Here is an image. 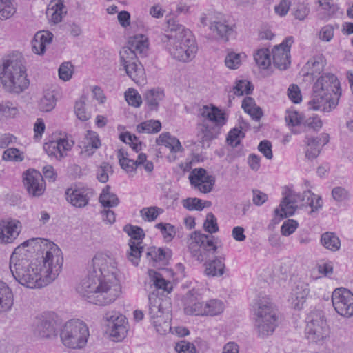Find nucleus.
<instances>
[{
	"label": "nucleus",
	"instance_id": "nucleus-11",
	"mask_svg": "<svg viewBox=\"0 0 353 353\" xmlns=\"http://www.w3.org/2000/svg\"><path fill=\"white\" fill-rule=\"evenodd\" d=\"M59 316L53 312H46L37 318L34 334L41 339L57 337L59 329Z\"/></svg>",
	"mask_w": 353,
	"mask_h": 353
},
{
	"label": "nucleus",
	"instance_id": "nucleus-62",
	"mask_svg": "<svg viewBox=\"0 0 353 353\" xmlns=\"http://www.w3.org/2000/svg\"><path fill=\"white\" fill-rule=\"evenodd\" d=\"M3 159L6 161H22L20 157L19 150L17 148H8L4 151Z\"/></svg>",
	"mask_w": 353,
	"mask_h": 353
},
{
	"label": "nucleus",
	"instance_id": "nucleus-61",
	"mask_svg": "<svg viewBox=\"0 0 353 353\" xmlns=\"http://www.w3.org/2000/svg\"><path fill=\"white\" fill-rule=\"evenodd\" d=\"M175 350L178 353H196L194 345L184 341L176 343Z\"/></svg>",
	"mask_w": 353,
	"mask_h": 353
},
{
	"label": "nucleus",
	"instance_id": "nucleus-10",
	"mask_svg": "<svg viewBox=\"0 0 353 353\" xmlns=\"http://www.w3.org/2000/svg\"><path fill=\"white\" fill-rule=\"evenodd\" d=\"M341 90H314L308 102L309 109L330 112L335 109L341 95Z\"/></svg>",
	"mask_w": 353,
	"mask_h": 353
},
{
	"label": "nucleus",
	"instance_id": "nucleus-59",
	"mask_svg": "<svg viewBox=\"0 0 353 353\" xmlns=\"http://www.w3.org/2000/svg\"><path fill=\"white\" fill-rule=\"evenodd\" d=\"M72 65L70 62L63 63L59 69V76L63 81H68L72 77L71 68Z\"/></svg>",
	"mask_w": 353,
	"mask_h": 353
},
{
	"label": "nucleus",
	"instance_id": "nucleus-12",
	"mask_svg": "<svg viewBox=\"0 0 353 353\" xmlns=\"http://www.w3.org/2000/svg\"><path fill=\"white\" fill-rule=\"evenodd\" d=\"M103 319L105 321L107 332L114 341H121L126 336L128 323L125 316L112 311L105 313Z\"/></svg>",
	"mask_w": 353,
	"mask_h": 353
},
{
	"label": "nucleus",
	"instance_id": "nucleus-51",
	"mask_svg": "<svg viewBox=\"0 0 353 353\" xmlns=\"http://www.w3.org/2000/svg\"><path fill=\"white\" fill-rule=\"evenodd\" d=\"M125 99L128 105L134 108L139 107L142 103L141 97L137 90H128L125 92Z\"/></svg>",
	"mask_w": 353,
	"mask_h": 353
},
{
	"label": "nucleus",
	"instance_id": "nucleus-33",
	"mask_svg": "<svg viewBox=\"0 0 353 353\" xmlns=\"http://www.w3.org/2000/svg\"><path fill=\"white\" fill-rule=\"evenodd\" d=\"M148 274L151 279V281L155 288V290H163V292L170 293L172 286L170 282L164 279L161 274L154 270H149Z\"/></svg>",
	"mask_w": 353,
	"mask_h": 353
},
{
	"label": "nucleus",
	"instance_id": "nucleus-64",
	"mask_svg": "<svg viewBox=\"0 0 353 353\" xmlns=\"http://www.w3.org/2000/svg\"><path fill=\"white\" fill-rule=\"evenodd\" d=\"M309 12V8L306 6L299 4L294 10V15L296 19L303 20L308 15Z\"/></svg>",
	"mask_w": 353,
	"mask_h": 353
},
{
	"label": "nucleus",
	"instance_id": "nucleus-39",
	"mask_svg": "<svg viewBox=\"0 0 353 353\" xmlns=\"http://www.w3.org/2000/svg\"><path fill=\"white\" fill-rule=\"evenodd\" d=\"M161 129V123L157 120H149L139 124L137 131L139 133H157Z\"/></svg>",
	"mask_w": 353,
	"mask_h": 353
},
{
	"label": "nucleus",
	"instance_id": "nucleus-32",
	"mask_svg": "<svg viewBox=\"0 0 353 353\" xmlns=\"http://www.w3.org/2000/svg\"><path fill=\"white\" fill-rule=\"evenodd\" d=\"M85 139L83 152L90 156L94 152L96 149L101 146V141L98 134L91 130L87 131Z\"/></svg>",
	"mask_w": 353,
	"mask_h": 353
},
{
	"label": "nucleus",
	"instance_id": "nucleus-44",
	"mask_svg": "<svg viewBox=\"0 0 353 353\" xmlns=\"http://www.w3.org/2000/svg\"><path fill=\"white\" fill-rule=\"evenodd\" d=\"M86 97L83 94L80 99L76 101L74 105V112L77 118L82 121H88L90 118V114L85 110V105L87 101Z\"/></svg>",
	"mask_w": 353,
	"mask_h": 353
},
{
	"label": "nucleus",
	"instance_id": "nucleus-56",
	"mask_svg": "<svg viewBox=\"0 0 353 353\" xmlns=\"http://www.w3.org/2000/svg\"><path fill=\"white\" fill-rule=\"evenodd\" d=\"M158 210H161L157 207L143 208L140 211V213L144 220L148 221H152L157 218L159 215Z\"/></svg>",
	"mask_w": 353,
	"mask_h": 353
},
{
	"label": "nucleus",
	"instance_id": "nucleus-17",
	"mask_svg": "<svg viewBox=\"0 0 353 353\" xmlns=\"http://www.w3.org/2000/svg\"><path fill=\"white\" fill-rule=\"evenodd\" d=\"M149 315L152 323L156 327L158 332L161 333V327H169V324L163 317V311L161 305V299L155 294L154 291L148 295Z\"/></svg>",
	"mask_w": 353,
	"mask_h": 353
},
{
	"label": "nucleus",
	"instance_id": "nucleus-31",
	"mask_svg": "<svg viewBox=\"0 0 353 353\" xmlns=\"http://www.w3.org/2000/svg\"><path fill=\"white\" fill-rule=\"evenodd\" d=\"M313 88H341V85L336 76L325 73L318 78Z\"/></svg>",
	"mask_w": 353,
	"mask_h": 353
},
{
	"label": "nucleus",
	"instance_id": "nucleus-3",
	"mask_svg": "<svg viewBox=\"0 0 353 353\" xmlns=\"http://www.w3.org/2000/svg\"><path fill=\"white\" fill-rule=\"evenodd\" d=\"M166 23V33L160 36L163 47L173 59L182 62L191 61L197 52L198 46L190 30L172 17L167 16Z\"/></svg>",
	"mask_w": 353,
	"mask_h": 353
},
{
	"label": "nucleus",
	"instance_id": "nucleus-2",
	"mask_svg": "<svg viewBox=\"0 0 353 353\" xmlns=\"http://www.w3.org/2000/svg\"><path fill=\"white\" fill-rule=\"evenodd\" d=\"M18 250L16 248L10 256V269L20 284L29 288H39L52 282L59 274L63 258L56 245L46 251L42 265L30 261L27 254L19 253Z\"/></svg>",
	"mask_w": 353,
	"mask_h": 353
},
{
	"label": "nucleus",
	"instance_id": "nucleus-7",
	"mask_svg": "<svg viewBox=\"0 0 353 353\" xmlns=\"http://www.w3.org/2000/svg\"><path fill=\"white\" fill-rule=\"evenodd\" d=\"M255 327L261 336L272 334L277 326L278 317L269 297L259 296L254 307Z\"/></svg>",
	"mask_w": 353,
	"mask_h": 353
},
{
	"label": "nucleus",
	"instance_id": "nucleus-41",
	"mask_svg": "<svg viewBox=\"0 0 353 353\" xmlns=\"http://www.w3.org/2000/svg\"><path fill=\"white\" fill-rule=\"evenodd\" d=\"M213 177L207 174L206 170L203 168H195L189 175L190 182L193 186L199 183L208 182V180H212Z\"/></svg>",
	"mask_w": 353,
	"mask_h": 353
},
{
	"label": "nucleus",
	"instance_id": "nucleus-50",
	"mask_svg": "<svg viewBox=\"0 0 353 353\" xmlns=\"http://www.w3.org/2000/svg\"><path fill=\"white\" fill-rule=\"evenodd\" d=\"M156 228L161 230L166 241H170L176 234L175 227L170 223H159L156 225Z\"/></svg>",
	"mask_w": 353,
	"mask_h": 353
},
{
	"label": "nucleus",
	"instance_id": "nucleus-15",
	"mask_svg": "<svg viewBox=\"0 0 353 353\" xmlns=\"http://www.w3.org/2000/svg\"><path fill=\"white\" fill-rule=\"evenodd\" d=\"M23 183L28 195L31 197L42 196L46 183L42 174L34 169H29L23 173Z\"/></svg>",
	"mask_w": 353,
	"mask_h": 353
},
{
	"label": "nucleus",
	"instance_id": "nucleus-6",
	"mask_svg": "<svg viewBox=\"0 0 353 353\" xmlns=\"http://www.w3.org/2000/svg\"><path fill=\"white\" fill-rule=\"evenodd\" d=\"M24 59L19 52L10 54L0 67V82L7 88H28L30 84L27 79Z\"/></svg>",
	"mask_w": 353,
	"mask_h": 353
},
{
	"label": "nucleus",
	"instance_id": "nucleus-21",
	"mask_svg": "<svg viewBox=\"0 0 353 353\" xmlns=\"http://www.w3.org/2000/svg\"><path fill=\"white\" fill-rule=\"evenodd\" d=\"M309 292L310 289L307 283L301 281H297L291 292L292 307L299 310L302 309Z\"/></svg>",
	"mask_w": 353,
	"mask_h": 353
},
{
	"label": "nucleus",
	"instance_id": "nucleus-48",
	"mask_svg": "<svg viewBox=\"0 0 353 353\" xmlns=\"http://www.w3.org/2000/svg\"><path fill=\"white\" fill-rule=\"evenodd\" d=\"M285 119L288 125L291 126L299 125L305 121V117L295 110H288Z\"/></svg>",
	"mask_w": 353,
	"mask_h": 353
},
{
	"label": "nucleus",
	"instance_id": "nucleus-25",
	"mask_svg": "<svg viewBox=\"0 0 353 353\" xmlns=\"http://www.w3.org/2000/svg\"><path fill=\"white\" fill-rule=\"evenodd\" d=\"M212 237L208 234H202L199 231H195L191 234V239H194V241L190 244V248L192 249L193 245L197 247L199 245L200 248H203L206 251L213 250V252H215L217 247L210 239Z\"/></svg>",
	"mask_w": 353,
	"mask_h": 353
},
{
	"label": "nucleus",
	"instance_id": "nucleus-57",
	"mask_svg": "<svg viewBox=\"0 0 353 353\" xmlns=\"http://www.w3.org/2000/svg\"><path fill=\"white\" fill-rule=\"evenodd\" d=\"M332 196L336 201L342 202L349 199L350 194L345 188L337 186L332 189Z\"/></svg>",
	"mask_w": 353,
	"mask_h": 353
},
{
	"label": "nucleus",
	"instance_id": "nucleus-20",
	"mask_svg": "<svg viewBox=\"0 0 353 353\" xmlns=\"http://www.w3.org/2000/svg\"><path fill=\"white\" fill-rule=\"evenodd\" d=\"M300 195L296 194L294 192L288 190L285 192L279 208H276L274 213L276 216L280 217L279 220L288 216H291L294 214L296 206L295 204L298 202Z\"/></svg>",
	"mask_w": 353,
	"mask_h": 353
},
{
	"label": "nucleus",
	"instance_id": "nucleus-45",
	"mask_svg": "<svg viewBox=\"0 0 353 353\" xmlns=\"http://www.w3.org/2000/svg\"><path fill=\"white\" fill-rule=\"evenodd\" d=\"M59 143L57 140H53L45 143L43 149L49 157H54L56 159H61L64 154L61 153Z\"/></svg>",
	"mask_w": 353,
	"mask_h": 353
},
{
	"label": "nucleus",
	"instance_id": "nucleus-55",
	"mask_svg": "<svg viewBox=\"0 0 353 353\" xmlns=\"http://www.w3.org/2000/svg\"><path fill=\"white\" fill-rule=\"evenodd\" d=\"M183 207L189 210L201 211L204 208L202 200L198 198H188L183 201Z\"/></svg>",
	"mask_w": 353,
	"mask_h": 353
},
{
	"label": "nucleus",
	"instance_id": "nucleus-5",
	"mask_svg": "<svg viewBox=\"0 0 353 353\" xmlns=\"http://www.w3.org/2000/svg\"><path fill=\"white\" fill-rule=\"evenodd\" d=\"M203 118L198 124V141L202 148H208L210 142L217 138L221 128L226 123L227 117L218 108L205 105L201 112Z\"/></svg>",
	"mask_w": 353,
	"mask_h": 353
},
{
	"label": "nucleus",
	"instance_id": "nucleus-38",
	"mask_svg": "<svg viewBox=\"0 0 353 353\" xmlns=\"http://www.w3.org/2000/svg\"><path fill=\"white\" fill-rule=\"evenodd\" d=\"M245 58L246 55L243 52L236 53L231 51L225 58V64L228 68L235 70L239 68Z\"/></svg>",
	"mask_w": 353,
	"mask_h": 353
},
{
	"label": "nucleus",
	"instance_id": "nucleus-27",
	"mask_svg": "<svg viewBox=\"0 0 353 353\" xmlns=\"http://www.w3.org/2000/svg\"><path fill=\"white\" fill-rule=\"evenodd\" d=\"M204 265L205 267L204 272L208 276H220L224 273L225 263L221 257L209 260L205 263Z\"/></svg>",
	"mask_w": 353,
	"mask_h": 353
},
{
	"label": "nucleus",
	"instance_id": "nucleus-30",
	"mask_svg": "<svg viewBox=\"0 0 353 353\" xmlns=\"http://www.w3.org/2000/svg\"><path fill=\"white\" fill-rule=\"evenodd\" d=\"M320 241L325 248L332 252H336L341 248V240L334 232H326L323 233L321 235Z\"/></svg>",
	"mask_w": 353,
	"mask_h": 353
},
{
	"label": "nucleus",
	"instance_id": "nucleus-29",
	"mask_svg": "<svg viewBox=\"0 0 353 353\" xmlns=\"http://www.w3.org/2000/svg\"><path fill=\"white\" fill-rule=\"evenodd\" d=\"M56 102L57 97L54 90H45L39 103V109L45 112H50L54 108Z\"/></svg>",
	"mask_w": 353,
	"mask_h": 353
},
{
	"label": "nucleus",
	"instance_id": "nucleus-58",
	"mask_svg": "<svg viewBox=\"0 0 353 353\" xmlns=\"http://www.w3.org/2000/svg\"><path fill=\"white\" fill-rule=\"evenodd\" d=\"M298 223L293 219H288L285 221L281 228L282 235L288 236L292 234L297 228Z\"/></svg>",
	"mask_w": 353,
	"mask_h": 353
},
{
	"label": "nucleus",
	"instance_id": "nucleus-54",
	"mask_svg": "<svg viewBox=\"0 0 353 353\" xmlns=\"http://www.w3.org/2000/svg\"><path fill=\"white\" fill-rule=\"evenodd\" d=\"M203 228L205 230L210 234L215 233L219 230L216 218L213 213L209 212L207 214L206 219L203 223Z\"/></svg>",
	"mask_w": 353,
	"mask_h": 353
},
{
	"label": "nucleus",
	"instance_id": "nucleus-23",
	"mask_svg": "<svg viewBox=\"0 0 353 353\" xmlns=\"http://www.w3.org/2000/svg\"><path fill=\"white\" fill-rule=\"evenodd\" d=\"M326 65L325 57L322 54H317L310 59L307 63L306 68L310 71H307L304 73V76L309 79V81H314V76L317 77L316 74H319L324 69Z\"/></svg>",
	"mask_w": 353,
	"mask_h": 353
},
{
	"label": "nucleus",
	"instance_id": "nucleus-53",
	"mask_svg": "<svg viewBox=\"0 0 353 353\" xmlns=\"http://www.w3.org/2000/svg\"><path fill=\"white\" fill-rule=\"evenodd\" d=\"M17 113V108L10 102L0 103V119L3 117H14Z\"/></svg>",
	"mask_w": 353,
	"mask_h": 353
},
{
	"label": "nucleus",
	"instance_id": "nucleus-36",
	"mask_svg": "<svg viewBox=\"0 0 353 353\" xmlns=\"http://www.w3.org/2000/svg\"><path fill=\"white\" fill-rule=\"evenodd\" d=\"M65 6L61 1H57L51 3L50 7L48 8L47 14L50 15L51 21L54 23H58L62 20L63 16L66 13L64 11Z\"/></svg>",
	"mask_w": 353,
	"mask_h": 353
},
{
	"label": "nucleus",
	"instance_id": "nucleus-40",
	"mask_svg": "<svg viewBox=\"0 0 353 353\" xmlns=\"http://www.w3.org/2000/svg\"><path fill=\"white\" fill-rule=\"evenodd\" d=\"M256 63L262 69H266L271 64L270 52L268 48H262L257 50L254 54Z\"/></svg>",
	"mask_w": 353,
	"mask_h": 353
},
{
	"label": "nucleus",
	"instance_id": "nucleus-26",
	"mask_svg": "<svg viewBox=\"0 0 353 353\" xmlns=\"http://www.w3.org/2000/svg\"><path fill=\"white\" fill-rule=\"evenodd\" d=\"M156 143L159 145L165 146L169 148L172 153H176L183 150L179 140L175 137L171 136L169 132L161 134L157 139Z\"/></svg>",
	"mask_w": 353,
	"mask_h": 353
},
{
	"label": "nucleus",
	"instance_id": "nucleus-43",
	"mask_svg": "<svg viewBox=\"0 0 353 353\" xmlns=\"http://www.w3.org/2000/svg\"><path fill=\"white\" fill-rule=\"evenodd\" d=\"M302 200L304 205H310L312 208V212H315L322 207L321 198L315 195L311 191L304 192Z\"/></svg>",
	"mask_w": 353,
	"mask_h": 353
},
{
	"label": "nucleus",
	"instance_id": "nucleus-19",
	"mask_svg": "<svg viewBox=\"0 0 353 353\" xmlns=\"http://www.w3.org/2000/svg\"><path fill=\"white\" fill-rule=\"evenodd\" d=\"M21 223L15 219H7L0 221V243H10L17 238L20 233Z\"/></svg>",
	"mask_w": 353,
	"mask_h": 353
},
{
	"label": "nucleus",
	"instance_id": "nucleus-37",
	"mask_svg": "<svg viewBox=\"0 0 353 353\" xmlns=\"http://www.w3.org/2000/svg\"><path fill=\"white\" fill-rule=\"evenodd\" d=\"M223 310V301L219 299H211L205 303L203 315L216 316L221 314Z\"/></svg>",
	"mask_w": 353,
	"mask_h": 353
},
{
	"label": "nucleus",
	"instance_id": "nucleus-46",
	"mask_svg": "<svg viewBox=\"0 0 353 353\" xmlns=\"http://www.w3.org/2000/svg\"><path fill=\"white\" fill-rule=\"evenodd\" d=\"M245 137V133L241 130L234 128L229 132L226 138L227 143L232 148H237L241 145V139Z\"/></svg>",
	"mask_w": 353,
	"mask_h": 353
},
{
	"label": "nucleus",
	"instance_id": "nucleus-47",
	"mask_svg": "<svg viewBox=\"0 0 353 353\" xmlns=\"http://www.w3.org/2000/svg\"><path fill=\"white\" fill-rule=\"evenodd\" d=\"M34 37L39 42V52L44 53L46 50V45L52 42L53 34L49 31L43 32H38L36 33Z\"/></svg>",
	"mask_w": 353,
	"mask_h": 353
},
{
	"label": "nucleus",
	"instance_id": "nucleus-16",
	"mask_svg": "<svg viewBox=\"0 0 353 353\" xmlns=\"http://www.w3.org/2000/svg\"><path fill=\"white\" fill-rule=\"evenodd\" d=\"M294 42L293 37H286L283 42L272 49L273 65L280 70H286L290 65V47Z\"/></svg>",
	"mask_w": 353,
	"mask_h": 353
},
{
	"label": "nucleus",
	"instance_id": "nucleus-4",
	"mask_svg": "<svg viewBox=\"0 0 353 353\" xmlns=\"http://www.w3.org/2000/svg\"><path fill=\"white\" fill-rule=\"evenodd\" d=\"M148 40L144 34H137L130 37L128 46H124L120 51L121 62L128 75L141 85L139 78L143 75L141 64H137L139 57H145L148 51Z\"/></svg>",
	"mask_w": 353,
	"mask_h": 353
},
{
	"label": "nucleus",
	"instance_id": "nucleus-24",
	"mask_svg": "<svg viewBox=\"0 0 353 353\" xmlns=\"http://www.w3.org/2000/svg\"><path fill=\"white\" fill-rule=\"evenodd\" d=\"M65 195L67 201L76 208L85 207L89 201L87 194L83 190L77 188H68Z\"/></svg>",
	"mask_w": 353,
	"mask_h": 353
},
{
	"label": "nucleus",
	"instance_id": "nucleus-22",
	"mask_svg": "<svg viewBox=\"0 0 353 353\" xmlns=\"http://www.w3.org/2000/svg\"><path fill=\"white\" fill-rule=\"evenodd\" d=\"M196 292L190 291L185 297V312L187 314L203 315L205 303L201 301V298L196 296Z\"/></svg>",
	"mask_w": 353,
	"mask_h": 353
},
{
	"label": "nucleus",
	"instance_id": "nucleus-42",
	"mask_svg": "<svg viewBox=\"0 0 353 353\" xmlns=\"http://www.w3.org/2000/svg\"><path fill=\"white\" fill-rule=\"evenodd\" d=\"M164 97L163 90H148L145 94V101L152 110L156 109L159 102Z\"/></svg>",
	"mask_w": 353,
	"mask_h": 353
},
{
	"label": "nucleus",
	"instance_id": "nucleus-49",
	"mask_svg": "<svg viewBox=\"0 0 353 353\" xmlns=\"http://www.w3.org/2000/svg\"><path fill=\"white\" fill-rule=\"evenodd\" d=\"M13 0H0V19L10 18L14 13Z\"/></svg>",
	"mask_w": 353,
	"mask_h": 353
},
{
	"label": "nucleus",
	"instance_id": "nucleus-28",
	"mask_svg": "<svg viewBox=\"0 0 353 353\" xmlns=\"http://www.w3.org/2000/svg\"><path fill=\"white\" fill-rule=\"evenodd\" d=\"M13 305V294L8 285L0 281V312L9 310Z\"/></svg>",
	"mask_w": 353,
	"mask_h": 353
},
{
	"label": "nucleus",
	"instance_id": "nucleus-60",
	"mask_svg": "<svg viewBox=\"0 0 353 353\" xmlns=\"http://www.w3.org/2000/svg\"><path fill=\"white\" fill-rule=\"evenodd\" d=\"M258 150L265 157L268 159H272L273 157L272 151V144L269 141H261L259 145Z\"/></svg>",
	"mask_w": 353,
	"mask_h": 353
},
{
	"label": "nucleus",
	"instance_id": "nucleus-9",
	"mask_svg": "<svg viewBox=\"0 0 353 353\" xmlns=\"http://www.w3.org/2000/svg\"><path fill=\"white\" fill-rule=\"evenodd\" d=\"M306 322L305 333L307 339L310 343L323 344L329 336V327L323 313L320 311L311 312L307 315Z\"/></svg>",
	"mask_w": 353,
	"mask_h": 353
},
{
	"label": "nucleus",
	"instance_id": "nucleus-18",
	"mask_svg": "<svg viewBox=\"0 0 353 353\" xmlns=\"http://www.w3.org/2000/svg\"><path fill=\"white\" fill-rule=\"evenodd\" d=\"M209 29L215 37L225 41L228 40V37L233 32L232 28L220 13L210 17Z\"/></svg>",
	"mask_w": 353,
	"mask_h": 353
},
{
	"label": "nucleus",
	"instance_id": "nucleus-34",
	"mask_svg": "<svg viewBox=\"0 0 353 353\" xmlns=\"http://www.w3.org/2000/svg\"><path fill=\"white\" fill-rule=\"evenodd\" d=\"M304 142L307 145L305 157L309 160L316 159L321 152L319 141L313 137H305Z\"/></svg>",
	"mask_w": 353,
	"mask_h": 353
},
{
	"label": "nucleus",
	"instance_id": "nucleus-8",
	"mask_svg": "<svg viewBox=\"0 0 353 353\" xmlns=\"http://www.w3.org/2000/svg\"><path fill=\"white\" fill-rule=\"evenodd\" d=\"M89 330L87 325L79 319L67 321L61 330L63 344L72 349H81L88 342Z\"/></svg>",
	"mask_w": 353,
	"mask_h": 353
},
{
	"label": "nucleus",
	"instance_id": "nucleus-35",
	"mask_svg": "<svg viewBox=\"0 0 353 353\" xmlns=\"http://www.w3.org/2000/svg\"><path fill=\"white\" fill-rule=\"evenodd\" d=\"M99 202L105 208H113L119 205L118 196L110 192V186L106 185L99 196Z\"/></svg>",
	"mask_w": 353,
	"mask_h": 353
},
{
	"label": "nucleus",
	"instance_id": "nucleus-63",
	"mask_svg": "<svg viewBox=\"0 0 353 353\" xmlns=\"http://www.w3.org/2000/svg\"><path fill=\"white\" fill-rule=\"evenodd\" d=\"M320 39L325 41H330L334 36V28L327 25L323 27L320 31Z\"/></svg>",
	"mask_w": 353,
	"mask_h": 353
},
{
	"label": "nucleus",
	"instance_id": "nucleus-13",
	"mask_svg": "<svg viewBox=\"0 0 353 353\" xmlns=\"http://www.w3.org/2000/svg\"><path fill=\"white\" fill-rule=\"evenodd\" d=\"M123 230L131 237L128 243L130 252L128 258L133 265H138L139 258L143 250V247L141 246L140 244L142 243V240L145 237V232L141 228L130 224L126 225Z\"/></svg>",
	"mask_w": 353,
	"mask_h": 353
},
{
	"label": "nucleus",
	"instance_id": "nucleus-52",
	"mask_svg": "<svg viewBox=\"0 0 353 353\" xmlns=\"http://www.w3.org/2000/svg\"><path fill=\"white\" fill-rule=\"evenodd\" d=\"M113 172L112 166L106 162L101 163L97 170V177L101 183H106L109 179V174Z\"/></svg>",
	"mask_w": 353,
	"mask_h": 353
},
{
	"label": "nucleus",
	"instance_id": "nucleus-1",
	"mask_svg": "<svg viewBox=\"0 0 353 353\" xmlns=\"http://www.w3.org/2000/svg\"><path fill=\"white\" fill-rule=\"evenodd\" d=\"M114 259L105 254H97L92 261L88 275L77 288V291L88 302L105 305L113 302L121 292L116 276Z\"/></svg>",
	"mask_w": 353,
	"mask_h": 353
},
{
	"label": "nucleus",
	"instance_id": "nucleus-14",
	"mask_svg": "<svg viewBox=\"0 0 353 353\" xmlns=\"http://www.w3.org/2000/svg\"><path fill=\"white\" fill-rule=\"evenodd\" d=\"M332 303L336 312L344 317L353 316V294L350 290L339 288L332 294Z\"/></svg>",
	"mask_w": 353,
	"mask_h": 353
}]
</instances>
